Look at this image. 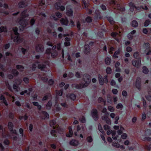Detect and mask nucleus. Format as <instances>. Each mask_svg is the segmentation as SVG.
<instances>
[{"label": "nucleus", "mask_w": 151, "mask_h": 151, "mask_svg": "<svg viewBox=\"0 0 151 151\" xmlns=\"http://www.w3.org/2000/svg\"><path fill=\"white\" fill-rule=\"evenodd\" d=\"M11 73L14 76H16L19 74L18 72L15 69H13L12 70Z\"/></svg>", "instance_id": "nucleus-34"}, {"label": "nucleus", "mask_w": 151, "mask_h": 151, "mask_svg": "<svg viewBox=\"0 0 151 151\" xmlns=\"http://www.w3.org/2000/svg\"><path fill=\"white\" fill-rule=\"evenodd\" d=\"M56 124L55 121L54 120H53L50 122V127H52L54 129H58L59 128V126L58 124L55 125Z\"/></svg>", "instance_id": "nucleus-10"}, {"label": "nucleus", "mask_w": 151, "mask_h": 151, "mask_svg": "<svg viewBox=\"0 0 151 151\" xmlns=\"http://www.w3.org/2000/svg\"><path fill=\"white\" fill-rule=\"evenodd\" d=\"M107 102L110 104L112 103L111 97L110 95H108L107 96Z\"/></svg>", "instance_id": "nucleus-52"}, {"label": "nucleus", "mask_w": 151, "mask_h": 151, "mask_svg": "<svg viewBox=\"0 0 151 151\" xmlns=\"http://www.w3.org/2000/svg\"><path fill=\"white\" fill-rule=\"evenodd\" d=\"M108 109L111 112H113L114 110V108L112 106H109L108 107Z\"/></svg>", "instance_id": "nucleus-55"}, {"label": "nucleus", "mask_w": 151, "mask_h": 151, "mask_svg": "<svg viewBox=\"0 0 151 151\" xmlns=\"http://www.w3.org/2000/svg\"><path fill=\"white\" fill-rule=\"evenodd\" d=\"M51 48H47L45 54L48 55L47 58H50V55L51 52Z\"/></svg>", "instance_id": "nucleus-32"}, {"label": "nucleus", "mask_w": 151, "mask_h": 151, "mask_svg": "<svg viewBox=\"0 0 151 151\" xmlns=\"http://www.w3.org/2000/svg\"><path fill=\"white\" fill-rule=\"evenodd\" d=\"M129 5L130 7L129 9H137V7L135 6L134 4L132 2H130L129 3Z\"/></svg>", "instance_id": "nucleus-26"}, {"label": "nucleus", "mask_w": 151, "mask_h": 151, "mask_svg": "<svg viewBox=\"0 0 151 151\" xmlns=\"http://www.w3.org/2000/svg\"><path fill=\"white\" fill-rule=\"evenodd\" d=\"M111 35L114 38L117 42H119L120 40V39L119 38H117L116 37L119 36H119V34L117 32H112L111 34Z\"/></svg>", "instance_id": "nucleus-18"}, {"label": "nucleus", "mask_w": 151, "mask_h": 151, "mask_svg": "<svg viewBox=\"0 0 151 151\" xmlns=\"http://www.w3.org/2000/svg\"><path fill=\"white\" fill-rule=\"evenodd\" d=\"M95 13L96 14V17L97 18H100V13L99 10H96L95 11Z\"/></svg>", "instance_id": "nucleus-38"}, {"label": "nucleus", "mask_w": 151, "mask_h": 151, "mask_svg": "<svg viewBox=\"0 0 151 151\" xmlns=\"http://www.w3.org/2000/svg\"><path fill=\"white\" fill-rule=\"evenodd\" d=\"M7 31V28L6 26H2L0 27V33L3 32H6Z\"/></svg>", "instance_id": "nucleus-28"}, {"label": "nucleus", "mask_w": 151, "mask_h": 151, "mask_svg": "<svg viewBox=\"0 0 151 151\" xmlns=\"http://www.w3.org/2000/svg\"><path fill=\"white\" fill-rule=\"evenodd\" d=\"M112 145L116 147H119L120 145L119 144L116 143L115 142H113L112 143Z\"/></svg>", "instance_id": "nucleus-61"}, {"label": "nucleus", "mask_w": 151, "mask_h": 151, "mask_svg": "<svg viewBox=\"0 0 151 151\" xmlns=\"http://www.w3.org/2000/svg\"><path fill=\"white\" fill-rule=\"evenodd\" d=\"M13 124L11 122H9L8 123V127L10 132L13 134H17L16 130H13Z\"/></svg>", "instance_id": "nucleus-6"}, {"label": "nucleus", "mask_w": 151, "mask_h": 151, "mask_svg": "<svg viewBox=\"0 0 151 151\" xmlns=\"http://www.w3.org/2000/svg\"><path fill=\"white\" fill-rule=\"evenodd\" d=\"M55 6L56 9H65V7L61 6V4L59 2H57L55 4Z\"/></svg>", "instance_id": "nucleus-13"}, {"label": "nucleus", "mask_w": 151, "mask_h": 151, "mask_svg": "<svg viewBox=\"0 0 151 151\" xmlns=\"http://www.w3.org/2000/svg\"><path fill=\"white\" fill-rule=\"evenodd\" d=\"M123 107V106L122 104L119 103L116 106V108L117 109H119L122 108Z\"/></svg>", "instance_id": "nucleus-64"}, {"label": "nucleus", "mask_w": 151, "mask_h": 151, "mask_svg": "<svg viewBox=\"0 0 151 151\" xmlns=\"http://www.w3.org/2000/svg\"><path fill=\"white\" fill-rule=\"evenodd\" d=\"M111 61V58H106L105 60V62L106 64L107 65H109Z\"/></svg>", "instance_id": "nucleus-41"}, {"label": "nucleus", "mask_w": 151, "mask_h": 151, "mask_svg": "<svg viewBox=\"0 0 151 151\" xmlns=\"http://www.w3.org/2000/svg\"><path fill=\"white\" fill-rule=\"evenodd\" d=\"M42 118V119H45L46 118H49V115L48 113L45 111H43L41 114Z\"/></svg>", "instance_id": "nucleus-19"}, {"label": "nucleus", "mask_w": 151, "mask_h": 151, "mask_svg": "<svg viewBox=\"0 0 151 151\" xmlns=\"http://www.w3.org/2000/svg\"><path fill=\"white\" fill-rule=\"evenodd\" d=\"M145 134L146 136H151V130L149 129H147L145 131Z\"/></svg>", "instance_id": "nucleus-46"}, {"label": "nucleus", "mask_w": 151, "mask_h": 151, "mask_svg": "<svg viewBox=\"0 0 151 151\" xmlns=\"http://www.w3.org/2000/svg\"><path fill=\"white\" fill-rule=\"evenodd\" d=\"M120 51V50L119 49L116 51L113 55V57L115 58H118V55L119 54Z\"/></svg>", "instance_id": "nucleus-35"}, {"label": "nucleus", "mask_w": 151, "mask_h": 151, "mask_svg": "<svg viewBox=\"0 0 151 151\" xmlns=\"http://www.w3.org/2000/svg\"><path fill=\"white\" fill-rule=\"evenodd\" d=\"M68 129L69 130V133L66 134V135L68 137H71L72 136L73 134V132L72 129L71 127V126L69 127Z\"/></svg>", "instance_id": "nucleus-24"}, {"label": "nucleus", "mask_w": 151, "mask_h": 151, "mask_svg": "<svg viewBox=\"0 0 151 151\" xmlns=\"http://www.w3.org/2000/svg\"><path fill=\"white\" fill-rule=\"evenodd\" d=\"M98 79L99 83L101 85H103L104 83L107 84L108 83V79L107 76H105L103 78L99 74L98 76Z\"/></svg>", "instance_id": "nucleus-4"}, {"label": "nucleus", "mask_w": 151, "mask_h": 151, "mask_svg": "<svg viewBox=\"0 0 151 151\" xmlns=\"http://www.w3.org/2000/svg\"><path fill=\"white\" fill-rule=\"evenodd\" d=\"M52 106V102L51 101H49L46 106V108L47 109H50Z\"/></svg>", "instance_id": "nucleus-36"}, {"label": "nucleus", "mask_w": 151, "mask_h": 151, "mask_svg": "<svg viewBox=\"0 0 151 151\" xmlns=\"http://www.w3.org/2000/svg\"><path fill=\"white\" fill-rule=\"evenodd\" d=\"M144 141H151V138L148 137H146L143 139Z\"/></svg>", "instance_id": "nucleus-62"}, {"label": "nucleus", "mask_w": 151, "mask_h": 151, "mask_svg": "<svg viewBox=\"0 0 151 151\" xmlns=\"http://www.w3.org/2000/svg\"><path fill=\"white\" fill-rule=\"evenodd\" d=\"M82 5L83 8H86L88 7V4L86 1L83 0L82 1Z\"/></svg>", "instance_id": "nucleus-29"}, {"label": "nucleus", "mask_w": 151, "mask_h": 151, "mask_svg": "<svg viewBox=\"0 0 151 151\" xmlns=\"http://www.w3.org/2000/svg\"><path fill=\"white\" fill-rule=\"evenodd\" d=\"M150 21L149 19L146 20L144 23V26L145 27L147 26L149 24Z\"/></svg>", "instance_id": "nucleus-59"}, {"label": "nucleus", "mask_w": 151, "mask_h": 151, "mask_svg": "<svg viewBox=\"0 0 151 151\" xmlns=\"http://www.w3.org/2000/svg\"><path fill=\"white\" fill-rule=\"evenodd\" d=\"M142 72L145 74H147L148 73L149 71L148 68L145 66H143L142 68Z\"/></svg>", "instance_id": "nucleus-43"}, {"label": "nucleus", "mask_w": 151, "mask_h": 151, "mask_svg": "<svg viewBox=\"0 0 151 151\" xmlns=\"http://www.w3.org/2000/svg\"><path fill=\"white\" fill-rule=\"evenodd\" d=\"M144 47L146 48V49L149 51L146 53L147 55H151V51H150V44L149 43H145Z\"/></svg>", "instance_id": "nucleus-12"}, {"label": "nucleus", "mask_w": 151, "mask_h": 151, "mask_svg": "<svg viewBox=\"0 0 151 151\" xmlns=\"http://www.w3.org/2000/svg\"><path fill=\"white\" fill-rule=\"evenodd\" d=\"M85 21L87 22L90 23L92 21V18L91 17L88 16L86 19Z\"/></svg>", "instance_id": "nucleus-44"}, {"label": "nucleus", "mask_w": 151, "mask_h": 151, "mask_svg": "<svg viewBox=\"0 0 151 151\" xmlns=\"http://www.w3.org/2000/svg\"><path fill=\"white\" fill-rule=\"evenodd\" d=\"M6 137L10 138H11L12 139H13L14 140H17V137L16 136H13V137L11 136L9 134L8 132H7V133L6 134Z\"/></svg>", "instance_id": "nucleus-31"}, {"label": "nucleus", "mask_w": 151, "mask_h": 151, "mask_svg": "<svg viewBox=\"0 0 151 151\" xmlns=\"http://www.w3.org/2000/svg\"><path fill=\"white\" fill-rule=\"evenodd\" d=\"M45 6V1L43 0H40L39 1L38 6L39 9H44L43 8Z\"/></svg>", "instance_id": "nucleus-14"}, {"label": "nucleus", "mask_w": 151, "mask_h": 151, "mask_svg": "<svg viewBox=\"0 0 151 151\" xmlns=\"http://www.w3.org/2000/svg\"><path fill=\"white\" fill-rule=\"evenodd\" d=\"M13 30L15 35L14 38V41L17 43H20L22 42L23 40L22 39L20 38L19 33L17 32V27H14L13 28Z\"/></svg>", "instance_id": "nucleus-3"}, {"label": "nucleus", "mask_w": 151, "mask_h": 151, "mask_svg": "<svg viewBox=\"0 0 151 151\" xmlns=\"http://www.w3.org/2000/svg\"><path fill=\"white\" fill-rule=\"evenodd\" d=\"M93 139L91 136H88L86 138V140L88 143H91L93 141Z\"/></svg>", "instance_id": "nucleus-37"}, {"label": "nucleus", "mask_w": 151, "mask_h": 151, "mask_svg": "<svg viewBox=\"0 0 151 151\" xmlns=\"http://www.w3.org/2000/svg\"><path fill=\"white\" fill-rule=\"evenodd\" d=\"M91 115L92 117L95 121L97 120L98 119V111L96 109H93L91 111Z\"/></svg>", "instance_id": "nucleus-7"}, {"label": "nucleus", "mask_w": 151, "mask_h": 151, "mask_svg": "<svg viewBox=\"0 0 151 151\" xmlns=\"http://www.w3.org/2000/svg\"><path fill=\"white\" fill-rule=\"evenodd\" d=\"M141 79L139 78H137L136 82V86L137 88L140 89L141 85Z\"/></svg>", "instance_id": "nucleus-16"}, {"label": "nucleus", "mask_w": 151, "mask_h": 151, "mask_svg": "<svg viewBox=\"0 0 151 151\" xmlns=\"http://www.w3.org/2000/svg\"><path fill=\"white\" fill-rule=\"evenodd\" d=\"M107 19L111 24H114V21H113L112 18L111 17H107Z\"/></svg>", "instance_id": "nucleus-42"}, {"label": "nucleus", "mask_w": 151, "mask_h": 151, "mask_svg": "<svg viewBox=\"0 0 151 151\" xmlns=\"http://www.w3.org/2000/svg\"><path fill=\"white\" fill-rule=\"evenodd\" d=\"M83 80L85 82L84 84H83L82 83L77 84H73L72 85V87H75L77 89H80L86 87L88 86L89 83L91 81V78L90 76L88 74H85L83 75Z\"/></svg>", "instance_id": "nucleus-2"}, {"label": "nucleus", "mask_w": 151, "mask_h": 151, "mask_svg": "<svg viewBox=\"0 0 151 151\" xmlns=\"http://www.w3.org/2000/svg\"><path fill=\"white\" fill-rule=\"evenodd\" d=\"M27 3L25 1H20L18 4V6L19 8H23L27 6Z\"/></svg>", "instance_id": "nucleus-15"}, {"label": "nucleus", "mask_w": 151, "mask_h": 151, "mask_svg": "<svg viewBox=\"0 0 151 151\" xmlns=\"http://www.w3.org/2000/svg\"><path fill=\"white\" fill-rule=\"evenodd\" d=\"M9 118L13 119L14 118V114L12 113L11 112L9 114Z\"/></svg>", "instance_id": "nucleus-56"}, {"label": "nucleus", "mask_w": 151, "mask_h": 151, "mask_svg": "<svg viewBox=\"0 0 151 151\" xmlns=\"http://www.w3.org/2000/svg\"><path fill=\"white\" fill-rule=\"evenodd\" d=\"M120 65V63H117L115 64V66L116 68V71L118 72H120V69L117 68V67L119 66Z\"/></svg>", "instance_id": "nucleus-58"}, {"label": "nucleus", "mask_w": 151, "mask_h": 151, "mask_svg": "<svg viewBox=\"0 0 151 151\" xmlns=\"http://www.w3.org/2000/svg\"><path fill=\"white\" fill-rule=\"evenodd\" d=\"M132 25L134 27H137L138 26V23L136 20H133L132 22Z\"/></svg>", "instance_id": "nucleus-39"}, {"label": "nucleus", "mask_w": 151, "mask_h": 151, "mask_svg": "<svg viewBox=\"0 0 151 151\" xmlns=\"http://www.w3.org/2000/svg\"><path fill=\"white\" fill-rule=\"evenodd\" d=\"M68 11L67 12L66 14L68 16H72L73 15V12L72 11V10H67Z\"/></svg>", "instance_id": "nucleus-48"}, {"label": "nucleus", "mask_w": 151, "mask_h": 151, "mask_svg": "<svg viewBox=\"0 0 151 151\" xmlns=\"http://www.w3.org/2000/svg\"><path fill=\"white\" fill-rule=\"evenodd\" d=\"M132 64L134 66L137 68H139L141 64V59L139 58L137 60H134L132 62Z\"/></svg>", "instance_id": "nucleus-9"}, {"label": "nucleus", "mask_w": 151, "mask_h": 151, "mask_svg": "<svg viewBox=\"0 0 151 151\" xmlns=\"http://www.w3.org/2000/svg\"><path fill=\"white\" fill-rule=\"evenodd\" d=\"M148 95L146 96V99L149 101L151 100V88H149L148 89Z\"/></svg>", "instance_id": "nucleus-22"}, {"label": "nucleus", "mask_w": 151, "mask_h": 151, "mask_svg": "<svg viewBox=\"0 0 151 151\" xmlns=\"http://www.w3.org/2000/svg\"><path fill=\"white\" fill-rule=\"evenodd\" d=\"M144 148L146 150H150L151 149V144L149 146L146 145L144 146Z\"/></svg>", "instance_id": "nucleus-57"}, {"label": "nucleus", "mask_w": 151, "mask_h": 151, "mask_svg": "<svg viewBox=\"0 0 151 151\" xmlns=\"http://www.w3.org/2000/svg\"><path fill=\"white\" fill-rule=\"evenodd\" d=\"M124 129V128L123 127H121L120 129L117 131V133H118V134L119 135L121 134L122 132V131Z\"/></svg>", "instance_id": "nucleus-54"}, {"label": "nucleus", "mask_w": 151, "mask_h": 151, "mask_svg": "<svg viewBox=\"0 0 151 151\" xmlns=\"http://www.w3.org/2000/svg\"><path fill=\"white\" fill-rule=\"evenodd\" d=\"M60 22L62 25H67L68 23V21L67 18H62L60 20Z\"/></svg>", "instance_id": "nucleus-20"}, {"label": "nucleus", "mask_w": 151, "mask_h": 151, "mask_svg": "<svg viewBox=\"0 0 151 151\" xmlns=\"http://www.w3.org/2000/svg\"><path fill=\"white\" fill-rule=\"evenodd\" d=\"M70 98L71 99L74 100L76 99V96L74 94L72 93L70 95Z\"/></svg>", "instance_id": "nucleus-45"}, {"label": "nucleus", "mask_w": 151, "mask_h": 151, "mask_svg": "<svg viewBox=\"0 0 151 151\" xmlns=\"http://www.w3.org/2000/svg\"><path fill=\"white\" fill-rule=\"evenodd\" d=\"M51 95L50 93H49L48 95H46L45 96L42 98V101H45L47 100L49 97H51Z\"/></svg>", "instance_id": "nucleus-49"}, {"label": "nucleus", "mask_w": 151, "mask_h": 151, "mask_svg": "<svg viewBox=\"0 0 151 151\" xmlns=\"http://www.w3.org/2000/svg\"><path fill=\"white\" fill-rule=\"evenodd\" d=\"M63 92V90L61 89L59 91L56 90V102L57 101L58 98L57 96H61L62 95Z\"/></svg>", "instance_id": "nucleus-21"}, {"label": "nucleus", "mask_w": 151, "mask_h": 151, "mask_svg": "<svg viewBox=\"0 0 151 151\" xmlns=\"http://www.w3.org/2000/svg\"><path fill=\"white\" fill-rule=\"evenodd\" d=\"M0 130H2V135L4 137H6V134L7 133V132H7L5 129H4V130L3 129V127L1 125H0Z\"/></svg>", "instance_id": "nucleus-25"}, {"label": "nucleus", "mask_w": 151, "mask_h": 151, "mask_svg": "<svg viewBox=\"0 0 151 151\" xmlns=\"http://www.w3.org/2000/svg\"><path fill=\"white\" fill-rule=\"evenodd\" d=\"M51 134L54 137L56 136V132L54 130H52L51 131Z\"/></svg>", "instance_id": "nucleus-60"}, {"label": "nucleus", "mask_w": 151, "mask_h": 151, "mask_svg": "<svg viewBox=\"0 0 151 151\" xmlns=\"http://www.w3.org/2000/svg\"><path fill=\"white\" fill-rule=\"evenodd\" d=\"M44 64H39L38 65V68L41 70H44V69L46 67V65H48L49 61L47 60H42V61Z\"/></svg>", "instance_id": "nucleus-5"}, {"label": "nucleus", "mask_w": 151, "mask_h": 151, "mask_svg": "<svg viewBox=\"0 0 151 151\" xmlns=\"http://www.w3.org/2000/svg\"><path fill=\"white\" fill-rule=\"evenodd\" d=\"M29 16L27 13V10H24L21 14V17L19 21V23L20 25L19 27L20 30L23 31L24 28L28 24V20L25 18Z\"/></svg>", "instance_id": "nucleus-1"}, {"label": "nucleus", "mask_w": 151, "mask_h": 151, "mask_svg": "<svg viewBox=\"0 0 151 151\" xmlns=\"http://www.w3.org/2000/svg\"><path fill=\"white\" fill-rule=\"evenodd\" d=\"M70 145L73 146H77L79 144V142L75 139H72L70 142Z\"/></svg>", "instance_id": "nucleus-17"}, {"label": "nucleus", "mask_w": 151, "mask_h": 151, "mask_svg": "<svg viewBox=\"0 0 151 151\" xmlns=\"http://www.w3.org/2000/svg\"><path fill=\"white\" fill-rule=\"evenodd\" d=\"M80 121L82 123H85L86 122V119L84 116H82L79 119Z\"/></svg>", "instance_id": "nucleus-53"}, {"label": "nucleus", "mask_w": 151, "mask_h": 151, "mask_svg": "<svg viewBox=\"0 0 151 151\" xmlns=\"http://www.w3.org/2000/svg\"><path fill=\"white\" fill-rule=\"evenodd\" d=\"M106 72L108 74H110L112 73V70L111 68L107 67L106 69Z\"/></svg>", "instance_id": "nucleus-47"}, {"label": "nucleus", "mask_w": 151, "mask_h": 151, "mask_svg": "<svg viewBox=\"0 0 151 151\" xmlns=\"http://www.w3.org/2000/svg\"><path fill=\"white\" fill-rule=\"evenodd\" d=\"M57 49L58 50H60L61 49V45L60 43H59L57 44L56 46Z\"/></svg>", "instance_id": "nucleus-63"}, {"label": "nucleus", "mask_w": 151, "mask_h": 151, "mask_svg": "<svg viewBox=\"0 0 151 151\" xmlns=\"http://www.w3.org/2000/svg\"><path fill=\"white\" fill-rule=\"evenodd\" d=\"M98 129L99 131L103 134H104V133L103 129L101 127V125L100 124H99Z\"/></svg>", "instance_id": "nucleus-50"}, {"label": "nucleus", "mask_w": 151, "mask_h": 151, "mask_svg": "<svg viewBox=\"0 0 151 151\" xmlns=\"http://www.w3.org/2000/svg\"><path fill=\"white\" fill-rule=\"evenodd\" d=\"M98 101L99 103L103 102L104 103V105H105L106 101L104 99H103L101 97H100L98 98Z\"/></svg>", "instance_id": "nucleus-51"}, {"label": "nucleus", "mask_w": 151, "mask_h": 151, "mask_svg": "<svg viewBox=\"0 0 151 151\" xmlns=\"http://www.w3.org/2000/svg\"><path fill=\"white\" fill-rule=\"evenodd\" d=\"M16 68L18 70H20L21 71H23V69L24 68V67L22 65H17L16 66Z\"/></svg>", "instance_id": "nucleus-40"}, {"label": "nucleus", "mask_w": 151, "mask_h": 151, "mask_svg": "<svg viewBox=\"0 0 151 151\" xmlns=\"http://www.w3.org/2000/svg\"><path fill=\"white\" fill-rule=\"evenodd\" d=\"M90 51V47L88 45H85L84 46V53L86 54H88Z\"/></svg>", "instance_id": "nucleus-23"}, {"label": "nucleus", "mask_w": 151, "mask_h": 151, "mask_svg": "<svg viewBox=\"0 0 151 151\" xmlns=\"http://www.w3.org/2000/svg\"><path fill=\"white\" fill-rule=\"evenodd\" d=\"M36 51L37 52H41L44 50V47L43 45L40 44L37 45L36 47Z\"/></svg>", "instance_id": "nucleus-11"}, {"label": "nucleus", "mask_w": 151, "mask_h": 151, "mask_svg": "<svg viewBox=\"0 0 151 151\" xmlns=\"http://www.w3.org/2000/svg\"><path fill=\"white\" fill-rule=\"evenodd\" d=\"M2 0H0V6L3 7L5 9H7L8 7V6L7 4L5 3L4 4H3L2 3Z\"/></svg>", "instance_id": "nucleus-30"}, {"label": "nucleus", "mask_w": 151, "mask_h": 151, "mask_svg": "<svg viewBox=\"0 0 151 151\" xmlns=\"http://www.w3.org/2000/svg\"><path fill=\"white\" fill-rule=\"evenodd\" d=\"M56 16L59 18H60L62 17V14L59 12H57L56 13V15L52 14L50 17L51 19H53L55 20H57L58 18L56 17Z\"/></svg>", "instance_id": "nucleus-8"}, {"label": "nucleus", "mask_w": 151, "mask_h": 151, "mask_svg": "<svg viewBox=\"0 0 151 151\" xmlns=\"http://www.w3.org/2000/svg\"><path fill=\"white\" fill-rule=\"evenodd\" d=\"M112 137V138L114 140H116L117 139V137H118V136H115V135L116 134V132L115 131H112V132L111 133Z\"/></svg>", "instance_id": "nucleus-33"}, {"label": "nucleus", "mask_w": 151, "mask_h": 151, "mask_svg": "<svg viewBox=\"0 0 151 151\" xmlns=\"http://www.w3.org/2000/svg\"><path fill=\"white\" fill-rule=\"evenodd\" d=\"M0 100L3 101V102L6 106L8 105V104L6 101L5 99V98L3 95H1L0 97Z\"/></svg>", "instance_id": "nucleus-27"}]
</instances>
